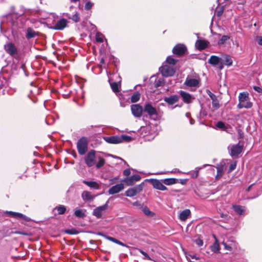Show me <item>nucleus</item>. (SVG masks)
Masks as SVG:
<instances>
[{
	"instance_id": "obj_64",
	"label": "nucleus",
	"mask_w": 262,
	"mask_h": 262,
	"mask_svg": "<svg viewBox=\"0 0 262 262\" xmlns=\"http://www.w3.org/2000/svg\"><path fill=\"white\" fill-rule=\"evenodd\" d=\"M16 233L17 234H21V235H27V234L26 233H25L23 232L18 231V232H16Z\"/></svg>"
},
{
	"instance_id": "obj_34",
	"label": "nucleus",
	"mask_w": 262,
	"mask_h": 262,
	"mask_svg": "<svg viewBox=\"0 0 262 262\" xmlns=\"http://www.w3.org/2000/svg\"><path fill=\"white\" fill-rule=\"evenodd\" d=\"M211 250L212 251L215 253L219 252V244L218 242L216 241L211 246Z\"/></svg>"
},
{
	"instance_id": "obj_42",
	"label": "nucleus",
	"mask_w": 262,
	"mask_h": 262,
	"mask_svg": "<svg viewBox=\"0 0 262 262\" xmlns=\"http://www.w3.org/2000/svg\"><path fill=\"white\" fill-rule=\"evenodd\" d=\"M216 126L220 129H226L225 124L222 121H219L218 122H217V123L216 124Z\"/></svg>"
},
{
	"instance_id": "obj_52",
	"label": "nucleus",
	"mask_w": 262,
	"mask_h": 262,
	"mask_svg": "<svg viewBox=\"0 0 262 262\" xmlns=\"http://www.w3.org/2000/svg\"><path fill=\"white\" fill-rule=\"evenodd\" d=\"M139 251L143 255H144L145 256V258H146L149 260H151L150 257L148 256V255L146 252H145L144 251H143V250H140Z\"/></svg>"
},
{
	"instance_id": "obj_48",
	"label": "nucleus",
	"mask_w": 262,
	"mask_h": 262,
	"mask_svg": "<svg viewBox=\"0 0 262 262\" xmlns=\"http://www.w3.org/2000/svg\"><path fill=\"white\" fill-rule=\"evenodd\" d=\"M74 214L77 217H82V211L80 209H76Z\"/></svg>"
},
{
	"instance_id": "obj_15",
	"label": "nucleus",
	"mask_w": 262,
	"mask_h": 262,
	"mask_svg": "<svg viewBox=\"0 0 262 262\" xmlns=\"http://www.w3.org/2000/svg\"><path fill=\"white\" fill-rule=\"evenodd\" d=\"M144 111L150 116L157 115V114L156 108L153 107L150 103H147L145 105Z\"/></svg>"
},
{
	"instance_id": "obj_3",
	"label": "nucleus",
	"mask_w": 262,
	"mask_h": 262,
	"mask_svg": "<svg viewBox=\"0 0 262 262\" xmlns=\"http://www.w3.org/2000/svg\"><path fill=\"white\" fill-rule=\"evenodd\" d=\"M239 103L237 105L238 108H250L252 106V103L250 101L249 94L247 92L241 93L238 96Z\"/></svg>"
},
{
	"instance_id": "obj_28",
	"label": "nucleus",
	"mask_w": 262,
	"mask_h": 262,
	"mask_svg": "<svg viewBox=\"0 0 262 262\" xmlns=\"http://www.w3.org/2000/svg\"><path fill=\"white\" fill-rule=\"evenodd\" d=\"M141 210L144 212V213L148 216L152 217L155 215L154 213L150 211L149 208L146 206L142 207L141 208Z\"/></svg>"
},
{
	"instance_id": "obj_20",
	"label": "nucleus",
	"mask_w": 262,
	"mask_h": 262,
	"mask_svg": "<svg viewBox=\"0 0 262 262\" xmlns=\"http://www.w3.org/2000/svg\"><path fill=\"white\" fill-rule=\"evenodd\" d=\"M191 212L189 209H186L182 211L179 214V219L181 221L186 220L190 215Z\"/></svg>"
},
{
	"instance_id": "obj_37",
	"label": "nucleus",
	"mask_w": 262,
	"mask_h": 262,
	"mask_svg": "<svg viewBox=\"0 0 262 262\" xmlns=\"http://www.w3.org/2000/svg\"><path fill=\"white\" fill-rule=\"evenodd\" d=\"M111 88L113 90V91L115 92H117L119 91V83L117 82H113L111 83Z\"/></svg>"
},
{
	"instance_id": "obj_63",
	"label": "nucleus",
	"mask_w": 262,
	"mask_h": 262,
	"mask_svg": "<svg viewBox=\"0 0 262 262\" xmlns=\"http://www.w3.org/2000/svg\"><path fill=\"white\" fill-rule=\"evenodd\" d=\"M171 173H176V172H180V171L177 169H174L173 170L170 171Z\"/></svg>"
},
{
	"instance_id": "obj_16",
	"label": "nucleus",
	"mask_w": 262,
	"mask_h": 262,
	"mask_svg": "<svg viewBox=\"0 0 262 262\" xmlns=\"http://www.w3.org/2000/svg\"><path fill=\"white\" fill-rule=\"evenodd\" d=\"M224 248L228 251H232L237 248V244L234 241H229L228 243L223 242Z\"/></svg>"
},
{
	"instance_id": "obj_10",
	"label": "nucleus",
	"mask_w": 262,
	"mask_h": 262,
	"mask_svg": "<svg viewBox=\"0 0 262 262\" xmlns=\"http://www.w3.org/2000/svg\"><path fill=\"white\" fill-rule=\"evenodd\" d=\"M124 188V184L119 183L111 187L108 190V193L109 194H116L123 190Z\"/></svg>"
},
{
	"instance_id": "obj_19",
	"label": "nucleus",
	"mask_w": 262,
	"mask_h": 262,
	"mask_svg": "<svg viewBox=\"0 0 262 262\" xmlns=\"http://www.w3.org/2000/svg\"><path fill=\"white\" fill-rule=\"evenodd\" d=\"M179 96L177 95H172L164 98V101L168 104L172 105L178 101Z\"/></svg>"
},
{
	"instance_id": "obj_31",
	"label": "nucleus",
	"mask_w": 262,
	"mask_h": 262,
	"mask_svg": "<svg viewBox=\"0 0 262 262\" xmlns=\"http://www.w3.org/2000/svg\"><path fill=\"white\" fill-rule=\"evenodd\" d=\"M177 180L174 178H167L163 180V182L165 185H170L176 183Z\"/></svg>"
},
{
	"instance_id": "obj_49",
	"label": "nucleus",
	"mask_w": 262,
	"mask_h": 262,
	"mask_svg": "<svg viewBox=\"0 0 262 262\" xmlns=\"http://www.w3.org/2000/svg\"><path fill=\"white\" fill-rule=\"evenodd\" d=\"M195 244L199 246H202L203 245V241L200 238H197L194 241Z\"/></svg>"
},
{
	"instance_id": "obj_8",
	"label": "nucleus",
	"mask_w": 262,
	"mask_h": 262,
	"mask_svg": "<svg viewBox=\"0 0 262 262\" xmlns=\"http://www.w3.org/2000/svg\"><path fill=\"white\" fill-rule=\"evenodd\" d=\"M4 49L6 52L11 56H13L17 53V48L12 42H8L4 46Z\"/></svg>"
},
{
	"instance_id": "obj_57",
	"label": "nucleus",
	"mask_w": 262,
	"mask_h": 262,
	"mask_svg": "<svg viewBox=\"0 0 262 262\" xmlns=\"http://www.w3.org/2000/svg\"><path fill=\"white\" fill-rule=\"evenodd\" d=\"M162 82V81L160 79H159L158 81H156V86H159L161 85Z\"/></svg>"
},
{
	"instance_id": "obj_12",
	"label": "nucleus",
	"mask_w": 262,
	"mask_h": 262,
	"mask_svg": "<svg viewBox=\"0 0 262 262\" xmlns=\"http://www.w3.org/2000/svg\"><path fill=\"white\" fill-rule=\"evenodd\" d=\"M243 150V147L238 144L233 145L230 148V155L235 157L241 154Z\"/></svg>"
},
{
	"instance_id": "obj_59",
	"label": "nucleus",
	"mask_w": 262,
	"mask_h": 262,
	"mask_svg": "<svg viewBox=\"0 0 262 262\" xmlns=\"http://www.w3.org/2000/svg\"><path fill=\"white\" fill-rule=\"evenodd\" d=\"M220 64L219 68L220 70H222L224 68V64H225L223 61H221L220 63L219 64Z\"/></svg>"
},
{
	"instance_id": "obj_30",
	"label": "nucleus",
	"mask_w": 262,
	"mask_h": 262,
	"mask_svg": "<svg viewBox=\"0 0 262 262\" xmlns=\"http://www.w3.org/2000/svg\"><path fill=\"white\" fill-rule=\"evenodd\" d=\"M140 98V94L137 92L135 93L131 97L130 100L133 103L139 101Z\"/></svg>"
},
{
	"instance_id": "obj_38",
	"label": "nucleus",
	"mask_w": 262,
	"mask_h": 262,
	"mask_svg": "<svg viewBox=\"0 0 262 262\" xmlns=\"http://www.w3.org/2000/svg\"><path fill=\"white\" fill-rule=\"evenodd\" d=\"M99 235H102L103 236H104L106 239L112 242H114L116 244H117L119 240L114 238V237H111V236H106V235H104L102 233H98Z\"/></svg>"
},
{
	"instance_id": "obj_7",
	"label": "nucleus",
	"mask_w": 262,
	"mask_h": 262,
	"mask_svg": "<svg viewBox=\"0 0 262 262\" xmlns=\"http://www.w3.org/2000/svg\"><path fill=\"white\" fill-rule=\"evenodd\" d=\"M130 107L132 113L135 117L139 118L142 116L143 109L140 104H133Z\"/></svg>"
},
{
	"instance_id": "obj_44",
	"label": "nucleus",
	"mask_w": 262,
	"mask_h": 262,
	"mask_svg": "<svg viewBox=\"0 0 262 262\" xmlns=\"http://www.w3.org/2000/svg\"><path fill=\"white\" fill-rule=\"evenodd\" d=\"M66 232L70 234H76L78 233L76 230L74 229H68L66 230Z\"/></svg>"
},
{
	"instance_id": "obj_32",
	"label": "nucleus",
	"mask_w": 262,
	"mask_h": 262,
	"mask_svg": "<svg viewBox=\"0 0 262 262\" xmlns=\"http://www.w3.org/2000/svg\"><path fill=\"white\" fill-rule=\"evenodd\" d=\"M224 173V167L223 166H218L217 167V174L216 176V178H220L222 177Z\"/></svg>"
},
{
	"instance_id": "obj_61",
	"label": "nucleus",
	"mask_w": 262,
	"mask_h": 262,
	"mask_svg": "<svg viewBox=\"0 0 262 262\" xmlns=\"http://www.w3.org/2000/svg\"><path fill=\"white\" fill-rule=\"evenodd\" d=\"M117 244L119 245H121L122 246H123V247H127L126 245L125 244H124V243H123L122 242L118 241V243H117Z\"/></svg>"
},
{
	"instance_id": "obj_36",
	"label": "nucleus",
	"mask_w": 262,
	"mask_h": 262,
	"mask_svg": "<svg viewBox=\"0 0 262 262\" xmlns=\"http://www.w3.org/2000/svg\"><path fill=\"white\" fill-rule=\"evenodd\" d=\"M123 182H125L127 186H132L135 183L134 181H133L131 177L124 179Z\"/></svg>"
},
{
	"instance_id": "obj_51",
	"label": "nucleus",
	"mask_w": 262,
	"mask_h": 262,
	"mask_svg": "<svg viewBox=\"0 0 262 262\" xmlns=\"http://www.w3.org/2000/svg\"><path fill=\"white\" fill-rule=\"evenodd\" d=\"M89 25H90L91 28L90 29H89V31L94 33L96 31V27L95 25L91 24L90 23H89Z\"/></svg>"
},
{
	"instance_id": "obj_4",
	"label": "nucleus",
	"mask_w": 262,
	"mask_h": 262,
	"mask_svg": "<svg viewBox=\"0 0 262 262\" xmlns=\"http://www.w3.org/2000/svg\"><path fill=\"white\" fill-rule=\"evenodd\" d=\"M108 202L107 201L106 203L102 206L96 207L93 210V214L97 219H100L102 217V215L105 212L108 208Z\"/></svg>"
},
{
	"instance_id": "obj_45",
	"label": "nucleus",
	"mask_w": 262,
	"mask_h": 262,
	"mask_svg": "<svg viewBox=\"0 0 262 262\" xmlns=\"http://www.w3.org/2000/svg\"><path fill=\"white\" fill-rule=\"evenodd\" d=\"M93 3H91L90 2H86L84 6L85 9L89 10L93 7Z\"/></svg>"
},
{
	"instance_id": "obj_47",
	"label": "nucleus",
	"mask_w": 262,
	"mask_h": 262,
	"mask_svg": "<svg viewBox=\"0 0 262 262\" xmlns=\"http://www.w3.org/2000/svg\"><path fill=\"white\" fill-rule=\"evenodd\" d=\"M82 147H83V154L87 148L86 139L83 137Z\"/></svg>"
},
{
	"instance_id": "obj_41",
	"label": "nucleus",
	"mask_w": 262,
	"mask_h": 262,
	"mask_svg": "<svg viewBox=\"0 0 262 262\" xmlns=\"http://www.w3.org/2000/svg\"><path fill=\"white\" fill-rule=\"evenodd\" d=\"M166 61L168 63L172 64V65H174L177 62V60L176 59H174V58H173L171 56H168L167 57Z\"/></svg>"
},
{
	"instance_id": "obj_50",
	"label": "nucleus",
	"mask_w": 262,
	"mask_h": 262,
	"mask_svg": "<svg viewBox=\"0 0 262 262\" xmlns=\"http://www.w3.org/2000/svg\"><path fill=\"white\" fill-rule=\"evenodd\" d=\"M71 18L75 22H77L79 20V17L77 13H76L74 15H73Z\"/></svg>"
},
{
	"instance_id": "obj_53",
	"label": "nucleus",
	"mask_w": 262,
	"mask_h": 262,
	"mask_svg": "<svg viewBox=\"0 0 262 262\" xmlns=\"http://www.w3.org/2000/svg\"><path fill=\"white\" fill-rule=\"evenodd\" d=\"M253 89L258 93H262V89L259 86H254Z\"/></svg>"
},
{
	"instance_id": "obj_60",
	"label": "nucleus",
	"mask_w": 262,
	"mask_h": 262,
	"mask_svg": "<svg viewBox=\"0 0 262 262\" xmlns=\"http://www.w3.org/2000/svg\"><path fill=\"white\" fill-rule=\"evenodd\" d=\"M202 168H196L197 170H196V171L195 172V176L194 177L195 178H196L198 176V173H199V170L200 169H201Z\"/></svg>"
},
{
	"instance_id": "obj_62",
	"label": "nucleus",
	"mask_w": 262,
	"mask_h": 262,
	"mask_svg": "<svg viewBox=\"0 0 262 262\" xmlns=\"http://www.w3.org/2000/svg\"><path fill=\"white\" fill-rule=\"evenodd\" d=\"M191 257L192 258V259H195L196 260H198L199 259V257L196 256V255H190Z\"/></svg>"
},
{
	"instance_id": "obj_1",
	"label": "nucleus",
	"mask_w": 262,
	"mask_h": 262,
	"mask_svg": "<svg viewBox=\"0 0 262 262\" xmlns=\"http://www.w3.org/2000/svg\"><path fill=\"white\" fill-rule=\"evenodd\" d=\"M85 163L89 167L95 165L97 169L103 167L105 163V159L95 155V151L91 150L90 151L84 159Z\"/></svg>"
},
{
	"instance_id": "obj_25",
	"label": "nucleus",
	"mask_w": 262,
	"mask_h": 262,
	"mask_svg": "<svg viewBox=\"0 0 262 262\" xmlns=\"http://www.w3.org/2000/svg\"><path fill=\"white\" fill-rule=\"evenodd\" d=\"M83 183L92 188L98 189L99 187V185L95 181H83Z\"/></svg>"
},
{
	"instance_id": "obj_43",
	"label": "nucleus",
	"mask_w": 262,
	"mask_h": 262,
	"mask_svg": "<svg viewBox=\"0 0 262 262\" xmlns=\"http://www.w3.org/2000/svg\"><path fill=\"white\" fill-rule=\"evenodd\" d=\"M236 162H234L231 163L230 165V167H229V168L228 170V172H230L232 171H233V170H234L236 168Z\"/></svg>"
},
{
	"instance_id": "obj_39",
	"label": "nucleus",
	"mask_w": 262,
	"mask_h": 262,
	"mask_svg": "<svg viewBox=\"0 0 262 262\" xmlns=\"http://www.w3.org/2000/svg\"><path fill=\"white\" fill-rule=\"evenodd\" d=\"M104 36L99 33H97L96 35V40L97 42H102L103 41Z\"/></svg>"
},
{
	"instance_id": "obj_27",
	"label": "nucleus",
	"mask_w": 262,
	"mask_h": 262,
	"mask_svg": "<svg viewBox=\"0 0 262 262\" xmlns=\"http://www.w3.org/2000/svg\"><path fill=\"white\" fill-rule=\"evenodd\" d=\"M234 211L239 215H242L245 212V209L243 207L239 205L233 206Z\"/></svg>"
},
{
	"instance_id": "obj_24",
	"label": "nucleus",
	"mask_w": 262,
	"mask_h": 262,
	"mask_svg": "<svg viewBox=\"0 0 262 262\" xmlns=\"http://www.w3.org/2000/svg\"><path fill=\"white\" fill-rule=\"evenodd\" d=\"M212 100V107L214 108V110H216L220 108V104L219 103V101L217 98V97L216 95L213 96L211 98Z\"/></svg>"
},
{
	"instance_id": "obj_55",
	"label": "nucleus",
	"mask_w": 262,
	"mask_h": 262,
	"mask_svg": "<svg viewBox=\"0 0 262 262\" xmlns=\"http://www.w3.org/2000/svg\"><path fill=\"white\" fill-rule=\"evenodd\" d=\"M223 11H224V9H223V8L222 7L220 10H219L217 12V15L218 16H220L221 15H222V14H223Z\"/></svg>"
},
{
	"instance_id": "obj_54",
	"label": "nucleus",
	"mask_w": 262,
	"mask_h": 262,
	"mask_svg": "<svg viewBox=\"0 0 262 262\" xmlns=\"http://www.w3.org/2000/svg\"><path fill=\"white\" fill-rule=\"evenodd\" d=\"M130 173V171L129 169H126L123 171V174L125 176H128Z\"/></svg>"
},
{
	"instance_id": "obj_58",
	"label": "nucleus",
	"mask_w": 262,
	"mask_h": 262,
	"mask_svg": "<svg viewBox=\"0 0 262 262\" xmlns=\"http://www.w3.org/2000/svg\"><path fill=\"white\" fill-rule=\"evenodd\" d=\"M258 43L259 45L262 46V36L258 37Z\"/></svg>"
},
{
	"instance_id": "obj_40",
	"label": "nucleus",
	"mask_w": 262,
	"mask_h": 262,
	"mask_svg": "<svg viewBox=\"0 0 262 262\" xmlns=\"http://www.w3.org/2000/svg\"><path fill=\"white\" fill-rule=\"evenodd\" d=\"M77 149L79 154L82 155V138L79 139L77 142Z\"/></svg>"
},
{
	"instance_id": "obj_22",
	"label": "nucleus",
	"mask_w": 262,
	"mask_h": 262,
	"mask_svg": "<svg viewBox=\"0 0 262 262\" xmlns=\"http://www.w3.org/2000/svg\"><path fill=\"white\" fill-rule=\"evenodd\" d=\"M208 42L205 40H198L195 42V46L198 49L203 50L208 46Z\"/></svg>"
},
{
	"instance_id": "obj_26",
	"label": "nucleus",
	"mask_w": 262,
	"mask_h": 262,
	"mask_svg": "<svg viewBox=\"0 0 262 262\" xmlns=\"http://www.w3.org/2000/svg\"><path fill=\"white\" fill-rule=\"evenodd\" d=\"M36 33L31 28H29L27 30L26 38L30 39L34 37L36 35Z\"/></svg>"
},
{
	"instance_id": "obj_13",
	"label": "nucleus",
	"mask_w": 262,
	"mask_h": 262,
	"mask_svg": "<svg viewBox=\"0 0 262 262\" xmlns=\"http://www.w3.org/2000/svg\"><path fill=\"white\" fill-rule=\"evenodd\" d=\"M67 26V20L64 18H62L58 20L55 25L53 27V29L57 30H61L66 28Z\"/></svg>"
},
{
	"instance_id": "obj_17",
	"label": "nucleus",
	"mask_w": 262,
	"mask_h": 262,
	"mask_svg": "<svg viewBox=\"0 0 262 262\" xmlns=\"http://www.w3.org/2000/svg\"><path fill=\"white\" fill-rule=\"evenodd\" d=\"M199 81L196 79L187 78L185 82V84L190 87H195L198 86Z\"/></svg>"
},
{
	"instance_id": "obj_2",
	"label": "nucleus",
	"mask_w": 262,
	"mask_h": 262,
	"mask_svg": "<svg viewBox=\"0 0 262 262\" xmlns=\"http://www.w3.org/2000/svg\"><path fill=\"white\" fill-rule=\"evenodd\" d=\"M104 139L108 143L119 144L124 142H130L132 140V138L126 135H122L121 136L105 137Z\"/></svg>"
},
{
	"instance_id": "obj_9",
	"label": "nucleus",
	"mask_w": 262,
	"mask_h": 262,
	"mask_svg": "<svg viewBox=\"0 0 262 262\" xmlns=\"http://www.w3.org/2000/svg\"><path fill=\"white\" fill-rule=\"evenodd\" d=\"M149 181L154 188L162 191L167 190V187L163 184L161 181L157 179H150Z\"/></svg>"
},
{
	"instance_id": "obj_5",
	"label": "nucleus",
	"mask_w": 262,
	"mask_h": 262,
	"mask_svg": "<svg viewBox=\"0 0 262 262\" xmlns=\"http://www.w3.org/2000/svg\"><path fill=\"white\" fill-rule=\"evenodd\" d=\"M159 70L162 75L165 77L172 76L175 73L174 69L168 65H163Z\"/></svg>"
},
{
	"instance_id": "obj_21",
	"label": "nucleus",
	"mask_w": 262,
	"mask_h": 262,
	"mask_svg": "<svg viewBox=\"0 0 262 262\" xmlns=\"http://www.w3.org/2000/svg\"><path fill=\"white\" fill-rule=\"evenodd\" d=\"M222 61V58L215 55H212L208 60V62L213 65L216 66Z\"/></svg>"
},
{
	"instance_id": "obj_11",
	"label": "nucleus",
	"mask_w": 262,
	"mask_h": 262,
	"mask_svg": "<svg viewBox=\"0 0 262 262\" xmlns=\"http://www.w3.org/2000/svg\"><path fill=\"white\" fill-rule=\"evenodd\" d=\"M173 53L179 56L183 55L186 51V47L181 44L176 45L173 49Z\"/></svg>"
},
{
	"instance_id": "obj_6",
	"label": "nucleus",
	"mask_w": 262,
	"mask_h": 262,
	"mask_svg": "<svg viewBox=\"0 0 262 262\" xmlns=\"http://www.w3.org/2000/svg\"><path fill=\"white\" fill-rule=\"evenodd\" d=\"M143 189L142 184H139L134 187L128 189L125 192V195L128 197H133L140 192Z\"/></svg>"
},
{
	"instance_id": "obj_46",
	"label": "nucleus",
	"mask_w": 262,
	"mask_h": 262,
	"mask_svg": "<svg viewBox=\"0 0 262 262\" xmlns=\"http://www.w3.org/2000/svg\"><path fill=\"white\" fill-rule=\"evenodd\" d=\"M130 177L135 183L136 182L139 181L141 179V177L138 174H135Z\"/></svg>"
},
{
	"instance_id": "obj_56",
	"label": "nucleus",
	"mask_w": 262,
	"mask_h": 262,
	"mask_svg": "<svg viewBox=\"0 0 262 262\" xmlns=\"http://www.w3.org/2000/svg\"><path fill=\"white\" fill-rule=\"evenodd\" d=\"M206 93L209 96L210 98H211L212 97H213V96H215V95L214 94H213L212 93H211L209 90H206Z\"/></svg>"
},
{
	"instance_id": "obj_29",
	"label": "nucleus",
	"mask_w": 262,
	"mask_h": 262,
	"mask_svg": "<svg viewBox=\"0 0 262 262\" xmlns=\"http://www.w3.org/2000/svg\"><path fill=\"white\" fill-rule=\"evenodd\" d=\"M230 39V37L228 35H223L221 38L219 40L217 43L219 46H222L224 45L227 40Z\"/></svg>"
},
{
	"instance_id": "obj_35",
	"label": "nucleus",
	"mask_w": 262,
	"mask_h": 262,
	"mask_svg": "<svg viewBox=\"0 0 262 262\" xmlns=\"http://www.w3.org/2000/svg\"><path fill=\"white\" fill-rule=\"evenodd\" d=\"M55 209H56L59 214H63L66 211V208L64 206L60 205L57 206Z\"/></svg>"
},
{
	"instance_id": "obj_23",
	"label": "nucleus",
	"mask_w": 262,
	"mask_h": 262,
	"mask_svg": "<svg viewBox=\"0 0 262 262\" xmlns=\"http://www.w3.org/2000/svg\"><path fill=\"white\" fill-rule=\"evenodd\" d=\"M222 61L225 64V65L230 67L232 64V60L231 57L227 54L223 55L222 58Z\"/></svg>"
},
{
	"instance_id": "obj_14",
	"label": "nucleus",
	"mask_w": 262,
	"mask_h": 262,
	"mask_svg": "<svg viewBox=\"0 0 262 262\" xmlns=\"http://www.w3.org/2000/svg\"><path fill=\"white\" fill-rule=\"evenodd\" d=\"M180 94L182 97L183 101L186 103H191L192 100L194 99L190 94L183 91H181L180 92Z\"/></svg>"
},
{
	"instance_id": "obj_33",
	"label": "nucleus",
	"mask_w": 262,
	"mask_h": 262,
	"mask_svg": "<svg viewBox=\"0 0 262 262\" xmlns=\"http://www.w3.org/2000/svg\"><path fill=\"white\" fill-rule=\"evenodd\" d=\"M84 196L85 200L88 201H92L95 198V196L92 195L90 192L84 191L83 192V197Z\"/></svg>"
},
{
	"instance_id": "obj_18",
	"label": "nucleus",
	"mask_w": 262,
	"mask_h": 262,
	"mask_svg": "<svg viewBox=\"0 0 262 262\" xmlns=\"http://www.w3.org/2000/svg\"><path fill=\"white\" fill-rule=\"evenodd\" d=\"M7 214L12 216L14 217H17V218H20L23 219L25 221H28V217H27L26 215L23 214L22 213H18V212H15L13 211H7L6 212Z\"/></svg>"
}]
</instances>
